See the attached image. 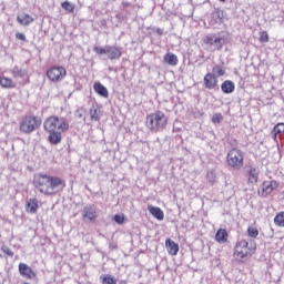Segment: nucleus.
Listing matches in <instances>:
<instances>
[{"label":"nucleus","instance_id":"f257e3e1","mask_svg":"<svg viewBox=\"0 0 284 284\" xmlns=\"http://www.w3.org/2000/svg\"><path fill=\"white\" fill-rule=\"evenodd\" d=\"M65 179L48 173H38L33 176V187L43 196H57L65 190Z\"/></svg>","mask_w":284,"mask_h":284},{"label":"nucleus","instance_id":"f03ea898","mask_svg":"<svg viewBox=\"0 0 284 284\" xmlns=\"http://www.w3.org/2000/svg\"><path fill=\"white\" fill-rule=\"evenodd\" d=\"M44 130L51 145H59L63 141V133L70 130V121L64 116L50 115L44 120Z\"/></svg>","mask_w":284,"mask_h":284},{"label":"nucleus","instance_id":"7ed1b4c3","mask_svg":"<svg viewBox=\"0 0 284 284\" xmlns=\"http://www.w3.org/2000/svg\"><path fill=\"white\" fill-rule=\"evenodd\" d=\"M145 125L150 132H163L168 128V115L158 110L146 115Z\"/></svg>","mask_w":284,"mask_h":284},{"label":"nucleus","instance_id":"20e7f679","mask_svg":"<svg viewBox=\"0 0 284 284\" xmlns=\"http://www.w3.org/2000/svg\"><path fill=\"white\" fill-rule=\"evenodd\" d=\"M256 252V243H250L247 240L236 242L233 251V256L237 261H247Z\"/></svg>","mask_w":284,"mask_h":284},{"label":"nucleus","instance_id":"39448f33","mask_svg":"<svg viewBox=\"0 0 284 284\" xmlns=\"http://www.w3.org/2000/svg\"><path fill=\"white\" fill-rule=\"evenodd\" d=\"M41 116L34 114H26L22 116L19 123V130L22 132V134H32V132H36V130L41 128Z\"/></svg>","mask_w":284,"mask_h":284},{"label":"nucleus","instance_id":"423d86ee","mask_svg":"<svg viewBox=\"0 0 284 284\" xmlns=\"http://www.w3.org/2000/svg\"><path fill=\"white\" fill-rule=\"evenodd\" d=\"M226 164L232 170H242L245 165V153L239 148L231 149L226 154Z\"/></svg>","mask_w":284,"mask_h":284},{"label":"nucleus","instance_id":"0eeeda50","mask_svg":"<svg viewBox=\"0 0 284 284\" xmlns=\"http://www.w3.org/2000/svg\"><path fill=\"white\" fill-rule=\"evenodd\" d=\"M45 77L51 83H61L68 77V70L63 65H51Z\"/></svg>","mask_w":284,"mask_h":284},{"label":"nucleus","instance_id":"6e6552de","mask_svg":"<svg viewBox=\"0 0 284 284\" xmlns=\"http://www.w3.org/2000/svg\"><path fill=\"white\" fill-rule=\"evenodd\" d=\"M274 190H278V181L276 180H265L262 184L260 190L257 191L258 196L262 199H267Z\"/></svg>","mask_w":284,"mask_h":284},{"label":"nucleus","instance_id":"1a4fd4ad","mask_svg":"<svg viewBox=\"0 0 284 284\" xmlns=\"http://www.w3.org/2000/svg\"><path fill=\"white\" fill-rule=\"evenodd\" d=\"M106 57L110 61H119L123 57V51L116 45H106Z\"/></svg>","mask_w":284,"mask_h":284},{"label":"nucleus","instance_id":"9d476101","mask_svg":"<svg viewBox=\"0 0 284 284\" xmlns=\"http://www.w3.org/2000/svg\"><path fill=\"white\" fill-rule=\"evenodd\" d=\"M204 87L206 90H216L219 88V79L212 72H209L204 75Z\"/></svg>","mask_w":284,"mask_h":284},{"label":"nucleus","instance_id":"9b49d317","mask_svg":"<svg viewBox=\"0 0 284 284\" xmlns=\"http://www.w3.org/2000/svg\"><path fill=\"white\" fill-rule=\"evenodd\" d=\"M19 272L21 276H24V278H28L29 281H32V278H37V273L32 271V267L28 266L26 263L19 264Z\"/></svg>","mask_w":284,"mask_h":284},{"label":"nucleus","instance_id":"f8f14e48","mask_svg":"<svg viewBox=\"0 0 284 284\" xmlns=\"http://www.w3.org/2000/svg\"><path fill=\"white\" fill-rule=\"evenodd\" d=\"M204 43L206 45H217V50H221V48H223V38L221 37H216L215 34H207L204 38Z\"/></svg>","mask_w":284,"mask_h":284},{"label":"nucleus","instance_id":"ddd939ff","mask_svg":"<svg viewBox=\"0 0 284 284\" xmlns=\"http://www.w3.org/2000/svg\"><path fill=\"white\" fill-rule=\"evenodd\" d=\"M89 114L91 121H101V105H99L97 102H93L89 110Z\"/></svg>","mask_w":284,"mask_h":284},{"label":"nucleus","instance_id":"4468645a","mask_svg":"<svg viewBox=\"0 0 284 284\" xmlns=\"http://www.w3.org/2000/svg\"><path fill=\"white\" fill-rule=\"evenodd\" d=\"M261 174V171H258L257 168L251 166L247 171V183H251L252 185H256L258 183V176Z\"/></svg>","mask_w":284,"mask_h":284},{"label":"nucleus","instance_id":"2eb2a0df","mask_svg":"<svg viewBox=\"0 0 284 284\" xmlns=\"http://www.w3.org/2000/svg\"><path fill=\"white\" fill-rule=\"evenodd\" d=\"M148 210L149 214H151L153 219H156L158 221H163V219H165V213L163 212V210H161V207L148 205Z\"/></svg>","mask_w":284,"mask_h":284},{"label":"nucleus","instance_id":"dca6fc26","mask_svg":"<svg viewBox=\"0 0 284 284\" xmlns=\"http://www.w3.org/2000/svg\"><path fill=\"white\" fill-rule=\"evenodd\" d=\"M39 211V200L37 197L30 199L26 204V212L29 214H37Z\"/></svg>","mask_w":284,"mask_h":284},{"label":"nucleus","instance_id":"f3484780","mask_svg":"<svg viewBox=\"0 0 284 284\" xmlns=\"http://www.w3.org/2000/svg\"><path fill=\"white\" fill-rule=\"evenodd\" d=\"M97 210L92 206H84L82 212V217L88 219V221H97Z\"/></svg>","mask_w":284,"mask_h":284},{"label":"nucleus","instance_id":"a211bd4d","mask_svg":"<svg viewBox=\"0 0 284 284\" xmlns=\"http://www.w3.org/2000/svg\"><path fill=\"white\" fill-rule=\"evenodd\" d=\"M93 90L97 94L103 97V99H108L110 97L108 88H105V85H103L101 82H95L93 84Z\"/></svg>","mask_w":284,"mask_h":284},{"label":"nucleus","instance_id":"6ab92c4d","mask_svg":"<svg viewBox=\"0 0 284 284\" xmlns=\"http://www.w3.org/2000/svg\"><path fill=\"white\" fill-rule=\"evenodd\" d=\"M165 246L170 256H176L179 254V244L171 239L165 240Z\"/></svg>","mask_w":284,"mask_h":284},{"label":"nucleus","instance_id":"aec40b11","mask_svg":"<svg viewBox=\"0 0 284 284\" xmlns=\"http://www.w3.org/2000/svg\"><path fill=\"white\" fill-rule=\"evenodd\" d=\"M227 239H230V234L227 233V230H225V229H220L215 233L216 243L224 244L227 242Z\"/></svg>","mask_w":284,"mask_h":284},{"label":"nucleus","instance_id":"412c9836","mask_svg":"<svg viewBox=\"0 0 284 284\" xmlns=\"http://www.w3.org/2000/svg\"><path fill=\"white\" fill-rule=\"evenodd\" d=\"M17 21L20 26H30V23H34V18L28 13H21L17 17Z\"/></svg>","mask_w":284,"mask_h":284},{"label":"nucleus","instance_id":"4be33fe9","mask_svg":"<svg viewBox=\"0 0 284 284\" xmlns=\"http://www.w3.org/2000/svg\"><path fill=\"white\" fill-rule=\"evenodd\" d=\"M235 89L236 87L234 85V82H232V80H225L221 85V90L222 92H224V94H232Z\"/></svg>","mask_w":284,"mask_h":284},{"label":"nucleus","instance_id":"5701e85b","mask_svg":"<svg viewBox=\"0 0 284 284\" xmlns=\"http://www.w3.org/2000/svg\"><path fill=\"white\" fill-rule=\"evenodd\" d=\"M164 63H168V65H179V57L174 53H166L164 54Z\"/></svg>","mask_w":284,"mask_h":284},{"label":"nucleus","instance_id":"b1692460","mask_svg":"<svg viewBox=\"0 0 284 284\" xmlns=\"http://www.w3.org/2000/svg\"><path fill=\"white\" fill-rule=\"evenodd\" d=\"M271 134H272L274 141H276V139H278V136H281L282 134H284V123H283V122L277 123V124L273 128Z\"/></svg>","mask_w":284,"mask_h":284},{"label":"nucleus","instance_id":"393cba45","mask_svg":"<svg viewBox=\"0 0 284 284\" xmlns=\"http://www.w3.org/2000/svg\"><path fill=\"white\" fill-rule=\"evenodd\" d=\"M212 19L215 23H223V19H225V11L221 9H215L212 12Z\"/></svg>","mask_w":284,"mask_h":284},{"label":"nucleus","instance_id":"a878e982","mask_svg":"<svg viewBox=\"0 0 284 284\" xmlns=\"http://www.w3.org/2000/svg\"><path fill=\"white\" fill-rule=\"evenodd\" d=\"M211 74H214L216 78L219 77H225V67H221L219 64L214 65L212 68Z\"/></svg>","mask_w":284,"mask_h":284},{"label":"nucleus","instance_id":"bb28decb","mask_svg":"<svg viewBox=\"0 0 284 284\" xmlns=\"http://www.w3.org/2000/svg\"><path fill=\"white\" fill-rule=\"evenodd\" d=\"M274 225L277 227H284V211H281L275 215Z\"/></svg>","mask_w":284,"mask_h":284},{"label":"nucleus","instance_id":"cd10ccee","mask_svg":"<svg viewBox=\"0 0 284 284\" xmlns=\"http://www.w3.org/2000/svg\"><path fill=\"white\" fill-rule=\"evenodd\" d=\"M100 281L102 284H116V278L112 275H101Z\"/></svg>","mask_w":284,"mask_h":284},{"label":"nucleus","instance_id":"c85d7f7f","mask_svg":"<svg viewBox=\"0 0 284 284\" xmlns=\"http://www.w3.org/2000/svg\"><path fill=\"white\" fill-rule=\"evenodd\" d=\"M247 236H250V239H257L258 237V229L256 226H248L247 227Z\"/></svg>","mask_w":284,"mask_h":284},{"label":"nucleus","instance_id":"c756f323","mask_svg":"<svg viewBox=\"0 0 284 284\" xmlns=\"http://www.w3.org/2000/svg\"><path fill=\"white\" fill-rule=\"evenodd\" d=\"M258 41L260 43H268L270 42V33L267 31L258 32Z\"/></svg>","mask_w":284,"mask_h":284},{"label":"nucleus","instance_id":"7c9ffc66","mask_svg":"<svg viewBox=\"0 0 284 284\" xmlns=\"http://www.w3.org/2000/svg\"><path fill=\"white\" fill-rule=\"evenodd\" d=\"M93 52H95V54H98V57H103V54L108 55V45L105 48L94 45L93 47Z\"/></svg>","mask_w":284,"mask_h":284},{"label":"nucleus","instance_id":"2f4dec72","mask_svg":"<svg viewBox=\"0 0 284 284\" xmlns=\"http://www.w3.org/2000/svg\"><path fill=\"white\" fill-rule=\"evenodd\" d=\"M61 7L63 8V10H65L67 12H74V4L68 1H64L61 3Z\"/></svg>","mask_w":284,"mask_h":284},{"label":"nucleus","instance_id":"473e14b6","mask_svg":"<svg viewBox=\"0 0 284 284\" xmlns=\"http://www.w3.org/2000/svg\"><path fill=\"white\" fill-rule=\"evenodd\" d=\"M1 85L2 88H14V82L8 78H2L1 79Z\"/></svg>","mask_w":284,"mask_h":284},{"label":"nucleus","instance_id":"72a5a7b5","mask_svg":"<svg viewBox=\"0 0 284 284\" xmlns=\"http://www.w3.org/2000/svg\"><path fill=\"white\" fill-rule=\"evenodd\" d=\"M206 179L209 181V183H216V172L215 171H209L206 173Z\"/></svg>","mask_w":284,"mask_h":284},{"label":"nucleus","instance_id":"f704fd0d","mask_svg":"<svg viewBox=\"0 0 284 284\" xmlns=\"http://www.w3.org/2000/svg\"><path fill=\"white\" fill-rule=\"evenodd\" d=\"M113 221H115V223H118V225H123V223H125V215L124 214H115L113 216Z\"/></svg>","mask_w":284,"mask_h":284},{"label":"nucleus","instance_id":"c9c22d12","mask_svg":"<svg viewBox=\"0 0 284 284\" xmlns=\"http://www.w3.org/2000/svg\"><path fill=\"white\" fill-rule=\"evenodd\" d=\"M223 121V114L214 113L212 116V123H221Z\"/></svg>","mask_w":284,"mask_h":284},{"label":"nucleus","instance_id":"e433bc0d","mask_svg":"<svg viewBox=\"0 0 284 284\" xmlns=\"http://www.w3.org/2000/svg\"><path fill=\"white\" fill-rule=\"evenodd\" d=\"M16 39H18V41H27L26 34H23L21 32L16 33Z\"/></svg>","mask_w":284,"mask_h":284},{"label":"nucleus","instance_id":"4c0bfd02","mask_svg":"<svg viewBox=\"0 0 284 284\" xmlns=\"http://www.w3.org/2000/svg\"><path fill=\"white\" fill-rule=\"evenodd\" d=\"M155 32H156V34H159L160 37H162V34H163V29L158 28V29L155 30Z\"/></svg>","mask_w":284,"mask_h":284},{"label":"nucleus","instance_id":"58836bf2","mask_svg":"<svg viewBox=\"0 0 284 284\" xmlns=\"http://www.w3.org/2000/svg\"><path fill=\"white\" fill-rule=\"evenodd\" d=\"M219 1H221L222 3H225L226 0H219Z\"/></svg>","mask_w":284,"mask_h":284},{"label":"nucleus","instance_id":"ea45409f","mask_svg":"<svg viewBox=\"0 0 284 284\" xmlns=\"http://www.w3.org/2000/svg\"><path fill=\"white\" fill-rule=\"evenodd\" d=\"M10 256H12V253H9Z\"/></svg>","mask_w":284,"mask_h":284}]
</instances>
